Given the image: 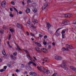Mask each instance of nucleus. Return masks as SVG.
<instances>
[{"mask_svg":"<svg viewBox=\"0 0 76 76\" xmlns=\"http://www.w3.org/2000/svg\"><path fill=\"white\" fill-rule=\"evenodd\" d=\"M41 49L38 48H34V50L36 51H37L38 53H41L42 51L44 53H46V52L47 51V50L45 48H42Z\"/></svg>","mask_w":76,"mask_h":76,"instance_id":"nucleus-1","label":"nucleus"},{"mask_svg":"<svg viewBox=\"0 0 76 76\" xmlns=\"http://www.w3.org/2000/svg\"><path fill=\"white\" fill-rule=\"evenodd\" d=\"M62 62L63 63L61 65V66L62 67V68H63L64 70H68V68L67 67V66L65 64V61L63 60Z\"/></svg>","mask_w":76,"mask_h":76,"instance_id":"nucleus-2","label":"nucleus"},{"mask_svg":"<svg viewBox=\"0 0 76 76\" xmlns=\"http://www.w3.org/2000/svg\"><path fill=\"white\" fill-rule=\"evenodd\" d=\"M37 67L40 72H44V71L45 69L44 67L42 66H40V67L37 66Z\"/></svg>","mask_w":76,"mask_h":76,"instance_id":"nucleus-3","label":"nucleus"},{"mask_svg":"<svg viewBox=\"0 0 76 76\" xmlns=\"http://www.w3.org/2000/svg\"><path fill=\"white\" fill-rule=\"evenodd\" d=\"M48 5V3L47 2L45 3L43 7H42V10H44V9H47V6Z\"/></svg>","mask_w":76,"mask_h":76,"instance_id":"nucleus-4","label":"nucleus"},{"mask_svg":"<svg viewBox=\"0 0 76 76\" xmlns=\"http://www.w3.org/2000/svg\"><path fill=\"white\" fill-rule=\"evenodd\" d=\"M63 28H59L58 29L56 30V32H55V35H56V37H58L59 36V35H60V33H58V31H59L60 29H62Z\"/></svg>","mask_w":76,"mask_h":76,"instance_id":"nucleus-5","label":"nucleus"},{"mask_svg":"<svg viewBox=\"0 0 76 76\" xmlns=\"http://www.w3.org/2000/svg\"><path fill=\"white\" fill-rule=\"evenodd\" d=\"M30 75L31 76H37V73L34 72H31L29 73Z\"/></svg>","mask_w":76,"mask_h":76,"instance_id":"nucleus-6","label":"nucleus"},{"mask_svg":"<svg viewBox=\"0 0 76 76\" xmlns=\"http://www.w3.org/2000/svg\"><path fill=\"white\" fill-rule=\"evenodd\" d=\"M6 3L5 1H2L1 3V6L2 7H4L6 6Z\"/></svg>","mask_w":76,"mask_h":76,"instance_id":"nucleus-7","label":"nucleus"},{"mask_svg":"<svg viewBox=\"0 0 76 76\" xmlns=\"http://www.w3.org/2000/svg\"><path fill=\"white\" fill-rule=\"evenodd\" d=\"M55 58L57 60H62V58L61 57L57 56H55Z\"/></svg>","mask_w":76,"mask_h":76,"instance_id":"nucleus-8","label":"nucleus"},{"mask_svg":"<svg viewBox=\"0 0 76 76\" xmlns=\"http://www.w3.org/2000/svg\"><path fill=\"white\" fill-rule=\"evenodd\" d=\"M17 26L20 29H22L23 28V27H22V26L20 24V23H17Z\"/></svg>","mask_w":76,"mask_h":76,"instance_id":"nucleus-9","label":"nucleus"},{"mask_svg":"<svg viewBox=\"0 0 76 76\" xmlns=\"http://www.w3.org/2000/svg\"><path fill=\"white\" fill-rule=\"evenodd\" d=\"M44 73H46V74H49L50 73V71L48 70H46V69H45L44 71Z\"/></svg>","mask_w":76,"mask_h":76,"instance_id":"nucleus-10","label":"nucleus"},{"mask_svg":"<svg viewBox=\"0 0 76 76\" xmlns=\"http://www.w3.org/2000/svg\"><path fill=\"white\" fill-rule=\"evenodd\" d=\"M29 27L31 29H36L37 28V27H35V26H33V24H31V26H29Z\"/></svg>","mask_w":76,"mask_h":76,"instance_id":"nucleus-11","label":"nucleus"},{"mask_svg":"<svg viewBox=\"0 0 76 76\" xmlns=\"http://www.w3.org/2000/svg\"><path fill=\"white\" fill-rule=\"evenodd\" d=\"M70 67L71 69V70H73V71H74L75 72H76V69L75 68L72 66H70Z\"/></svg>","mask_w":76,"mask_h":76,"instance_id":"nucleus-12","label":"nucleus"},{"mask_svg":"<svg viewBox=\"0 0 76 76\" xmlns=\"http://www.w3.org/2000/svg\"><path fill=\"white\" fill-rule=\"evenodd\" d=\"M51 25H50V24L49 23H48L47 24V27H48V30H49V29L51 28Z\"/></svg>","mask_w":76,"mask_h":76,"instance_id":"nucleus-13","label":"nucleus"},{"mask_svg":"<svg viewBox=\"0 0 76 76\" xmlns=\"http://www.w3.org/2000/svg\"><path fill=\"white\" fill-rule=\"evenodd\" d=\"M66 46H67V48H68L69 49L72 50V49L70 48L73 47V46H72L71 45H69L67 44V45Z\"/></svg>","mask_w":76,"mask_h":76,"instance_id":"nucleus-14","label":"nucleus"},{"mask_svg":"<svg viewBox=\"0 0 76 76\" xmlns=\"http://www.w3.org/2000/svg\"><path fill=\"white\" fill-rule=\"evenodd\" d=\"M27 56L28 58L31 60V61H32L33 60L32 58H31V57H30L28 55H27Z\"/></svg>","mask_w":76,"mask_h":76,"instance_id":"nucleus-15","label":"nucleus"},{"mask_svg":"<svg viewBox=\"0 0 76 76\" xmlns=\"http://www.w3.org/2000/svg\"><path fill=\"white\" fill-rule=\"evenodd\" d=\"M35 44H36L37 45V46H38V47H41V45L39 43H37V42H35Z\"/></svg>","mask_w":76,"mask_h":76,"instance_id":"nucleus-16","label":"nucleus"},{"mask_svg":"<svg viewBox=\"0 0 76 76\" xmlns=\"http://www.w3.org/2000/svg\"><path fill=\"white\" fill-rule=\"evenodd\" d=\"M67 23H68L67 22V21H66V20H64L63 21V23L64 25H66Z\"/></svg>","mask_w":76,"mask_h":76,"instance_id":"nucleus-17","label":"nucleus"},{"mask_svg":"<svg viewBox=\"0 0 76 76\" xmlns=\"http://www.w3.org/2000/svg\"><path fill=\"white\" fill-rule=\"evenodd\" d=\"M31 12V10L29 8H27L26 10V12L27 13H29Z\"/></svg>","mask_w":76,"mask_h":76,"instance_id":"nucleus-18","label":"nucleus"},{"mask_svg":"<svg viewBox=\"0 0 76 76\" xmlns=\"http://www.w3.org/2000/svg\"><path fill=\"white\" fill-rule=\"evenodd\" d=\"M43 60L45 61H46V62H48V60H48V58H45L43 59Z\"/></svg>","mask_w":76,"mask_h":76,"instance_id":"nucleus-19","label":"nucleus"},{"mask_svg":"<svg viewBox=\"0 0 76 76\" xmlns=\"http://www.w3.org/2000/svg\"><path fill=\"white\" fill-rule=\"evenodd\" d=\"M33 10L34 13H36L37 12V9L36 8H34L33 9Z\"/></svg>","mask_w":76,"mask_h":76,"instance_id":"nucleus-20","label":"nucleus"},{"mask_svg":"<svg viewBox=\"0 0 76 76\" xmlns=\"http://www.w3.org/2000/svg\"><path fill=\"white\" fill-rule=\"evenodd\" d=\"M71 16H72V14H68V18H70Z\"/></svg>","mask_w":76,"mask_h":76,"instance_id":"nucleus-21","label":"nucleus"},{"mask_svg":"<svg viewBox=\"0 0 76 76\" xmlns=\"http://www.w3.org/2000/svg\"><path fill=\"white\" fill-rule=\"evenodd\" d=\"M12 9L14 10L15 11L17 12V13H18V10H17V9H16V8H15L14 7H12Z\"/></svg>","mask_w":76,"mask_h":76,"instance_id":"nucleus-22","label":"nucleus"},{"mask_svg":"<svg viewBox=\"0 0 76 76\" xmlns=\"http://www.w3.org/2000/svg\"><path fill=\"white\" fill-rule=\"evenodd\" d=\"M16 59V58L15 56L12 57V60H15Z\"/></svg>","mask_w":76,"mask_h":76,"instance_id":"nucleus-23","label":"nucleus"},{"mask_svg":"<svg viewBox=\"0 0 76 76\" xmlns=\"http://www.w3.org/2000/svg\"><path fill=\"white\" fill-rule=\"evenodd\" d=\"M33 22H34L35 23H38V21H37V20H33Z\"/></svg>","mask_w":76,"mask_h":76,"instance_id":"nucleus-24","label":"nucleus"},{"mask_svg":"<svg viewBox=\"0 0 76 76\" xmlns=\"http://www.w3.org/2000/svg\"><path fill=\"white\" fill-rule=\"evenodd\" d=\"M27 23L28 24H29L30 26H31V25H32L31 23V22H30V21H28V22H27Z\"/></svg>","mask_w":76,"mask_h":76,"instance_id":"nucleus-25","label":"nucleus"},{"mask_svg":"<svg viewBox=\"0 0 76 76\" xmlns=\"http://www.w3.org/2000/svg\"><path fill=\"white\" fill-rule=\"evenodd\" d=\"M64 18H68V14H66L64 15Z\"/></svg>","mask_w":76,"mask_h":76,"instance_id":"nucleus-26","label":"nucleus"},{"mask_svg":"<svg viewBox=\"0 0 76 76\" xmlns=\"http://www.w3.org/2000/svg\"><path fill=\"white\" fill-rule=\"evenodd\" d=\"M23 50V51H24L27 54H29V51H27V50Z\"/></svg>","mask_w":76,"mask_h":76,"instance_id":"nucleus-27","label":"nucleus"},{"mask_svg":"<svg viewBox=\"0 0 76 76\" xmlns=\"http://www.w3.org/2000/svg\"><path fill=\"white\" fill-rule=\"evenodd\" d=\"M2 53L3 55H6V52L4 50L2 51Z\"/></svg>","mask_w":76,"mask_h":76,"instance_id":"nucleus-28","label":"nucleus"},{"mask_svg":"<svg viewBox=\"0 0 76 76\" xmlns=\"http://www.w3.org/2000/svg\"><path fill=\"white\" fill-rule=\"evenodd\" d=\"M30 35L31 36H32L33 37H34L35 36V35H34V33H31Z\"/></svg>","mask_w":76,"mask_h":76,"instance_id":"nucleus-29","label":"nucleus"},{"mask_svg":"<svg viewBox=\"0 0 76 76\" xmlns=\"http://www.w3.org/2000/svg\"><path fill=\"white\" fill-rule=\"evenodd\" d=\"M33 62L29 61V62L28 63V65H31V64H32Z\"/></svg>","mask_w":76,"mask_h":76,"instance_id":"nucleus-30","label":"nucleus"},{"mask_svg":"<svg viewBox=\"0 0 76 76\" xmlns=\"http://www.w3.org/2000/svg\"><path fill=\"white\" fill-rule=\"evenodd\" d=\"M17 48H18V49L19 50H21V49H20V47H19L18 46H17Z\"/></svg>","mask_w":76,"mask_h":76,"instance_id":"nucleus-31","label":"nucleus"},{"mask_svg":"<svg viewBox=\"0 0 76 76\" xmlns=\"http://www.w3.org/2000/svg\"><path fill=\"white\" fill-rule=\"evenodd\" d=\"M32 64L33 65V66H35V67H36V66H37V65H36V64H35V63H34L33 62Z\"/></svg>","mask_w":76,"mask_h":76,"instance_id":"nucleus-32","label":"nucleus"},{"mask_svg":"<svg viewBox=\"0 0 76 76\" xmlns=\"http://www.w3.org/2000/svg\"><path fill=\"white\" fill-rule=\"evenodd\" d=\"M0 32H1V34H3L4 33V31H3V30H0Z\"/></svg>","mask_w":76,"mask_h":76,"instance_id":"nucleus-33","label":"nucleus"},{"mask_svg":"<svg viewBox=\"0 0 76 76\" xmlns=\"http://www.w3.org/2000/svg\"><path fill=\"white\" fill-rule=\"evenodd\" d=\"M4 71H5V70H4V69H0V72H4Z\"/></svg>","mask_w":76,"mask_h":76,"instance_id":"nucleus-34","label":"nucleus"},{"mask_svg":"<svg viewBox=\"0 0 76 76\" xmlns=\"http://www.w3.org/2000/svg\"><path fill=\"white\" fill-rule=\"evenodd\" d=\"M17 55V53H16V52H15V53H13V55L15 56H16Z\"/></svg>","mask_w":76,"mask_h":76,"instance_id":"nucleus-35","label":"nucleus"},{"mask_svg":"<svg viewBox=\"0 0 76 76\" xmlns=\"http://www.w3.org/2000/svg\"><path fill=\"white\" fill-rule=\"evenodd\" d=\"M10 17H11L12 18H13V14H10Z\"/></svg>","mask_w":76,"mask_h":76,"instance_id":"nucleus-36","label":"nucleus"},{"mask_svg":"<svg viewBox=\"0 0 76 76\" xmlns=\"http://www.w3.org/2000/svg\"><path fill=\"white\" fill-rule=\"evenodd\" d=\"M39 37H40V38H41V37H43V35H41V34H39Z\"/></svg>","mask_w":76,"mask_h":76,"instance_id":"nucleus-37","label":"nucleus"},{"mask_svg":"<svg viewBox=\"0 0 76 76\" xmlns=\"http://www.w3.org/2000/svg\"><path fill=\"white\" fill-rule=\"evenodd\" d=\"M65 31L64 30H62V34H65Z\"/></svg>","mask_w":76,"mask_h":76,"instance_id":"nucleus-38","label":"nucleus"},{"mask_svg":"<svg viewBox=\"0 0 76 76\" xmlns=\"http://www.w3.org/2000/svg\"><path fill=\"white\" fill-rule=\"evenodd\" d=\"M62 38H64V37H65V35H64L63 34V33H62Z\"/></svg>","mask_w":76,"mask_h":76,"instance_id":"nucleus-39","label":"nucleus"},{"mask_svg":"<svg viewBox=\"0 0 76 76\" xmlns=\"http://www.w3.org/2000/svg\"><path fill=\"white\" fill-rule=\"evenodd\" d=\"M26 33L28 36H29V32L28 31H26Z\"/></svg>","mask_w":76,"mask_h":76,"instance_id":"nucleus-40","label":"nucleus"},{"mask_svg":"<svg viewBox=\"0 0 76 76\" xmlns=\"http://www.w3.org/2000/svg\"><path fill=\"white\" fill-rule=\"evenodd\" d=\"M61 51H65V48H62L61 49Z\"/></svg>","mask_w":76,"mask_h":76,"instance_id":"nucleus-41","label":"nucleus"},{"mask_svg":"<svg viewBox=\"0 0 76 76\" xmlns=\"http://www.w3.org/2000/svg\"><path fill=\"white\" fill-rule=\"evenodd\" d=\"M43 44L44 45H46L47 44V42H43Z\"/></svg>","mask_w":76,"mask_h":76,"instance_id":"nucleus-42","label":"nucleus"},{"mask_svg":"<svg viewBox=\"0 0 76 76\" xmlns=\"http://www.w3.org/2000/svg\"><path fill=\"white\" fill-rule=\"evenodd\" d=\"M48 49H51V46H49L48 47Z\"/></svg>","mask_w":76,"mask_h":76,"instance_id":"nucleus-43","label":"nucleus"},{"mask_svg":"<svg viewBox=\"0 0 76 76\" xmlns=\"http://www.w3.org/2000/svg\"><path fill=\"white\" fill-rule=\"evenodd\" d=\"M9 39H10V38H11V35L10 34L9 35Z\"/></svg>","mask_w":76,"mask_h":76,"instance_id":"nucleus-44","label":"nucleus"},{"mask_svg":"<svg viewBox=\"0 0 76 76\" xmlns=\"http://www.w3.org/2000/svg\"><path fill=\"white\" fill-rule=\"evenodd\" d=\"M10 31L11 32H13V30L12 29H10Z\"/></svg>","mask_w":76,"mask_h":76,"instance_id":"nucleus-45","label":"nucleus"},{"mask_svg":"<svg viewBox=\"0 0 76 76\" xmlns=\"http://www.w3.org/2000/svg\"><path fill=\"white\" fill-rule=\"evenodd\" d=\"M11 4H13V5H15V3L14 2H12Z\"/></svg>","mask_w":76,"mask_h":76,"instance_id":"nucleus-46","label":"nucleus"},{"mask_svg":"<svg viewBox=\"0 0 76 76\" xmlns=\"http://www.w3.org/2000/svg\"><path fill=\"white\" fill-rule=\"evenodd\" d=\"M44 39H46V38H47V36H45L44 37Z\"/></svg>","mask_w":76,"mask_h":76,"instance_id":"nucleus-47","label":"nucleus"},{"mask_svg":"<svg viewBox=\"0 0 76 76\" xmlns=\"http://www.w3.org/2000/svg\"><path fill=\"white\" fill-rule=\"evenodd\" d=\"M10 10L11 12H12V11H13V9H12V8H10Z\"/></svg>","mask_w":76,"mask_h":76,"instance_id":"nucleus-48","label":"nucleus"},{"mask_svg":"<svg viewBox=\"0 0 76 76\" xmlns=\"http://www.w3.org/2000/svg\"><path fill=\"white\" fill-rule=\"evenodd\" d=\"M31 0H28V1H27V2L28 3H31Z\"/></svg>","mask_w":76,"mask_h":76,"instance_id":"nucleus-49","label":"nucleus"},{"mask_svg":"<svg viewBox=\"0 0 76 76\" xmlns=\"http://www.w3.org/2000/svg\"><path fill=\"white\" fill-rule=\"evenodd\" d=\"M19 14H20V15H21L22 14V12L21 11H20L19 12Z\"/></svg>","mask_w":76,"mask_h":76,"instance_id":"nucleus-50","label":"nucleus"},{"mask_svg":"<svg viewBox=\"0 0 76 76\" xmlns=\"http://www.w3.org/2000/svg\"><path fill=\"white\" fill-rule=\"evenodd\" d=\"M7 68V66H4V69H6Z\"/></svg>","mask_w":76,"mask_h":76,"instance_id":"nucleus-51","label":"nucleus"},{"mask_svg":"<svg viewBox=\"0 0 76 76\" xmlns=\"http://www.w3.org/2000/svg\"><path fill=\"white\" fill-rule=\"evenodd\" d=\"M68 30V29H65L64 30L65 31V32H66V31Z\"/></svg>","mask_w":76,"mask_h":76,"instance_id":"nucleus-52","label":"nucleus"},{"mask_svg":"<svg viewBox=\"0 0 76 76\" xmlns=\"http://www.w3.org/2000/svg\"><path fill=\"white\" fill-rule=\"evenodd\" d=\"M52 45H53V46L55 45V43H54V42H53V43H52Z\"/></svg>","mask_w":76,"mask_h":76,"instance_id":"nucleus-53","label":"nucleus"},{"mask_svg":"<svg viewBox=\"0 0 76 76\" xmlns=\"http://www.w3.org/2000/svg\"><path fill=\"white\" fill-rule=\"evenodd\" d=\"M68 48H65V51H67V50H68Z\"/></svg>","mask_w":76,"mask_h":76,"instance_id":"nucleus-54","label":"nucleus"},{"mask_svg":"<svg viewBox=\"0 0 76 76\" xmlns=\"http://www.w3.org/2000/svg\"><path fill=\"white\" fill-rule=\"evenodd\" d=\"M16 72H19V69H16Z\"/></svg>","mask_w":76,"mask_h":76,"instance_id":"nucleus-55","label":"nucleus"},{"mask_svg":"<svg viewBox=\"0 0 76 76\" xmlns=\"http://www.w3.org/2000/svg\"><path fill=\"white\" fill-rule=\"evenodd\" d=\"M21 65H22V66L23 67H24V64H21Z\"/></svg>","mask_w":76,"mask_h":76,"instance_id":"nucleus-56","label":"nucleus"},{"mask_svg":"<svg viewBox=\"0 0 76 76\" xmlns=\"http://www.w3.org/2000/svg\"><path fill=\"white\" fill-rule=\"evenodd\" d=\"M22 3L23 5H25V3H24V2L22 1Z\"/></svg>","mask_w":76,"mask_h":76,"instance_id":"nucleus-57","label":"nucleus"},{"mask_svg":"<svg viewBox=\"0 0 76 76\" xmlns=\"http://www.w3.org/2000/svg\"><path fill=\"white\" fill-rule=\"evenodd\" d=\"M33 58H34L35 60H37V58H36L35 57H33Z\"/></svg>","mask_w":76,"mask_h":76,"instance_id":"nucleus-58","label":"nucleus"},{"mask_svg":"<svg viewBox=\"0 0 76 76\" xmlns=\"http://www.w3.org/2000/svg\"><path fill=\"white\" fill-rule=\"evenodd\" d=\"M2 61V59L1 58H0V62H1Z\"/></svg>","mask_w":76,"mask_h":76,"instance_id":"nucleus-59","label":"nucleus"},{"mask_svg":"<svg viewBox=\"0 0 76 76\" xmlns=\"http://www.w3.org/2000/svg\"><path fill=\"white\" fill-rule=\"evenodd\" d=\"M10 56L11 57V58H12L14 57L13 56V55H11V56Z\"/></svg>","mask_w":76,"mask_h":76,"instance_id":"nucleus-60","label":"nucleus"},{"mask_svg":"<svg viewBox=\"0 0 76 76\" xmlns=\"http://www.w3.org/2000/svg\"><path fill=\"white\" fill-rule=\"evenodd\" d=\"M9 46L11 48H12V46H10V45H9Z\"/></svg>","mask_w":76,"mask_h":76,"instance_id":"nucleus-61","label":"nucleus"},{"mask_svg":"<svg viewBox=\"0 0 76 76\" xmlns=\"http://www.w3.org/2000/svg\"><path fill=\"white\" fill-rule=\"evenodd\" d=\"M12 76H15L14 74H13L12 75Z\"/></svg>","mask_w":76,"mask_h":76,"instance_id":"nucleus-62","label":"nucleus"},{"mask_svg":"<svg viewBox=\"0 0 76 76\" xmlns=\"http://www.w3.org/2000/svg\"><path fill=\"white\" fill-rule=\"evenodd\" d=\"M74 24H75V25H76V21H75V22L74 23Z\"/></svg>","mask_w":76,"mask_h":76,"instance_id":"nucleus-63","label":"nucleus"},{"mask_svg":"<svg viewBox=\"0 0 76 76\" xmlns=\"http://www.w3.org/2000/svg\"><path fill=\"white\" fill-rule=\"evenodd\" d=\"M18 49H17V48H16V50H17L18 51H19V50H18Z\"/></svg>","mask_w":76,"mask_h":76,"instance_id":"nucleus-64","label":"nucleus"}]
</instances>
